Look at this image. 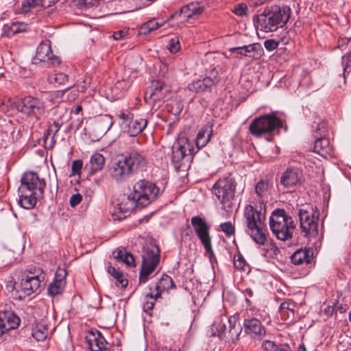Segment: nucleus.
<instances>
[{
    "label": "nucleus",
    "instance_id": "50",
    "mask_svg": "<svg viewBox=\"0 0 351 351\" xmlns=\"http://www.w3.org/2000/svg\"><path fill=\"white\" fill-rule=\"evenodd\" d=\"M180 43L178 38H171L167 45L168 49L171 53H176L180 49Z\"/></svg>",
    "mask_w": 351,
    "mask_h": 351
},
{
    "label": "nucleus",
    "instance_id": "21",
    "mask_svg": "<svg viewBox=\"0 0 351 351\" xmlns=\"http://www.w3.org/2000/svg\"><path fill=\"white\" fill-rule=\"evenodd\" d=\"M191 225L201 242L211 239L210 235V226L204 218L200 216L193 217L191 218Z\"/></svg>",
    "mask_w": 351,
    "mask_h": 351
},
{
    "label": "nucleus",
    "instance_id": "38",
    "mask_svg": "<svg viewBox=\"0 0 351 351\" xmlns=\"http://www.w3.org/2000/svg\"><path fill=\"white\" fill-rule=\"evenodd\" d=\"M158 298H156V293L154 295L152 293H147L145 295V301L143 304V310L147 313L151 314V311H152L156 300Z\"/></svg>",
    "mask_w": 351,
    "mask_h": 351
},
{
    "label": "nucleus",
    "instance_id": "24",
    "mask_svg": "<svg viewBox=\"0 0 351 351\" xmlns=\"http://www.w3.org/2000/svg\"><path fill=\"white\" fill-rule=\"evenodd\" d=\"M45 278V275L43 272L40 274L33 276H27L25 280H21V289L22 291L26 295H29L32 293L36 291L40 287L41 281Z\"/></svg>",
    "mask_w": 351,
    "mask_h": 351
},
{
    "label": "nucleus",
    "instance_id": "22",
    "mask_svg": "<svg viewBox=\"0 0 351 351\" xmlns=\"http://www.w3.org/2000/svg\"><path fill=\"white\" fill-rule=\"evenodd\" d=\"M66 271L64 270L58 269L53 278L47 288V293L51 297H55L61 294L66 285Z\"/></svg>",
    "mask_w": 351,
    "mask_h": 351
},
{
    "label": "nucleus",
    "instance_id": "60",
    "mask_svg": "<svg viewBox=\"0 0 351 351\" xmlns=\"http://www.w3.org/2000/svg\"><path fill=\"white\" fill-rule=\"evenodd\" d=\"M61 125L62 124L60 123H59L58 121H53V124H51L49 129H48V133L49 132H53V138L54 137V136L58 133V132L59 131L60 128H61Z\"/></svg>",
    "mask_w": 351,
    "mask_h": 351
},
{
    "label": "nucleus",
    "instance_id": "1",
    "mask_svg": "<svg viewBox=\"0 0 351 351\" xmlns=\"http://www.w3.org/2000/svg\"><path fill=\"white\" fill-rule=\"evenodd\" d=\"M160 189L155 184L141 180L133 186V192L117 204V209L120 213H130L135 208H145L158 197Z\"/></svg>",
    "mask_w": 351,
    "mask_h": 351
},
{
    "label": "nucleus",
    "instance_id": "53",
    "mask_svg": "<svg viewBox=\"0 0 351 351\" xmlns=\"http://www.w3.org/2000/svg\"><path fill=\"white\" fill-rule=\"evenodd\" d=\"M262 347L266 351H278V345L274 342L265 340L263 342Z\"/></svg>",
    "mask_w": 351,
    "mask_h": 351
},
{
    "label": "nucleus",
    "instance_id": "54",
    "mask_svg": "<svg viewBox=\"0 0 351 351\" xmlns=\"http://www.w3.org/2000/svg\"><path fill=\"white\" fill-rule=\"evenodd\" d=\"M203 246L204 247V249L206 250V252L209 254V258L211 260L213 257H214V252L213 251L212 248V243H211V239H209L206 241H204V242H201Z\"/></svg>",
    "mask_w": 351,
    "mask_h": 351
},
{
    "label": "nucleus",
    "instance_id": "12",
    "mask_svg": "<svg viewBox=\"0 0 351 351\" xmlns=\"http://www.w3.org/2000/svg\"><path fill=\"white\" fill-rule=\"evenodd\" d=\"M219 77L215 68L212 69L205 77L190 83L188 85L189 90L195 93L210 92L215 84L218 83Z\"/></svg>",
    "mask_w": 351,
    "mask_h": 351
},
{
    "label": "nucleus",
    "instance_id": "36",
    "mask_svg": "<svg viewBox=\"0 0 351 351\" xmlns=\"http://www.w3.org/2000/svg\"><path fill=\"white\" fill-rule=\"evenodd\" d=\"M162 24L156 22L154 20H150L143 23L139 29V34L142 35H147L152 31L156 30L161 27Z\"/></svg>",
    "mask_w": 351,
    "mask_h": 351
},
{
    "label": "nucleus",
    "instance_id": "42",
    "mask_svg": "<svg viewBox=\"0 0 351 351\" xmlns=\"http://www.w3.org/2000/svg\"><path fill=\"white\" fill-rule=\"evenodd\" d=\"M49 81L51 83L54 82L60 85L64 84L68 81V75L63 73H57L49 76Z\"/></svg>",
    "mask_w": 351,
    "mask_h": 351
},
{
    "label": "nucleus",
    "instance_id": "4",
    "mask_svg": "<svg viewBox=\"0 0 351 351\" xmlns=\"http://www.w3.org/2000/svg\"><path fill=\"white\" fill-rule=\"evenodd\" d=\"M287 130V126L284 125V121L277 117L276 112L254 118L249 125V132L254 137L260 138L263 134H268L267 138L270 141L273 139V132L280 128Z\"/></svg>",
    "mask_w": 351,
    "mask_h": 351
},
{
    "label": "nucleus",
    "instance_id": "14",
    "mask_svg": "<svg viewBox=\"0 0 351 351\" xmlns=\"http://www.w3.org/2000/svg\"><path fill=\"white\" fill-rule=\"evenodd\" d=\"M194 154V148L186 138L180 140L172 148L171 160L175 166L179 167L181 162L186 157Z\"/></svg>",
    "mask_w": 351,
    "mask_h": 351
},
{
    "label": "nucleus",
    "instance_id": "25",
    "mask_svg": "<svg viewBox=\"0 0 351 351\" xmlns=\"http://www.w3.org/2000/svg\"><path fill=\"white\" fill-rule=\"evenodd\" d=\"M313 258V252L311 249L297 250L291 256V263L295 265L309 264Z\"/></svg>",
    "mask_w": 351,
    "mask_h": 351
},
{
    "label": "nucleus",
    "instance_id": "19",
    "mask_svg": "<svg viewBox=\"0 0 351 351\" xmlns=\"http://www.w3.org/2000/svg\"><path fill=\"white\" fill-rule=\"evenodd\" d=\"M19 323L20 319L14 312H0V337L10 330L16 328Z\"/></svg>",
    "mask_w": 351,
    "mask_h": 351
},
{
    "label": "nucleus",
    "instance_id": "18",
    "mask_svg": "<svg viewBox=\"0 0 351 351\" xmlns=\"http://www.w3.org/2000/svg\"><path fill=\"white\" fill-rule=\"evenodd\" d=\"M274 18L268 10H265L261 14L256 15L253 18V22L256 29L265 32L276 31L278 26L274 21Z\"/></svg>",
    "mask_w": 351,
    "mask_h": 351
},
{
    "label": "nucleus",
    "instance_id": "35",
    "mask_svg": "<svg viewBox=\"0 0 351 351\" xmlns=\"http://www.w3.org/2000/svg\"><path fill=\"white\" fill-rule=\"evenodd\" d=\"M271 184L267 178L261 179L255 186V192L259 198L266 197Z\"/></svg>",
    "mask_w": 351,
    "mask_h": 351
},
{
    "label": "nucleus",
    "instance_id": "20",
    "mask_svg": "<svg viewBox=\"0 0 351 351\" xmlns=\"http://www.w3.org/2000/svg\"><path fill=\"white\" fill-rule=\"evenodd\" d=\"M86 339L91 351H103L108 349V343L99 330H91Z\"/></svg>",
    "mask_w": 351,
    "mask_h": 351
},
{
    "label": "nucleus",
    "instance_id": "61",
    "mask_svg": "<svg viewBox=\"0 0 351 351\" xmlns=\"http://www.w3.org/2000/svg\"><path fill=\"white\" fill-rule=\"evenodd\" d=\"M117 280V285H120L122 288H125L128 285V280L127 278H125L123 276V274L122 273L121 275L119 276V278H116Z\"/></svg>",
    "mask_w": 351,
    "mask_h": 351
},
{
    "label": "nucleus",
    "instance_id": "48",
    "mask_svg": "<svg viewBox=\"0 0 351 351\" xmlns=\"http://www.w3.org/2000/svg\"><path fill=\"white\" fill-rule=\"evenodd\" d=\"M247 7L245 3H239L234 5L232 12L239 16H244L247 15Z\"/></svg>",
    "mask_w": 351,
    "mask_h": 351
},
{
    "label": "nucleus",
    "instance_id": "6",
    "mask_svg": "<svg viewBox=\"0 0 351 351\" xmlns=\"http://www.w3.org/2000/svg\"><path fill=\"white\" fill-rule=\"evenodd\" d=\"M300 226L305 237H316L318 234L319 211L311 205L304 206L298 210Z\"/></svg>",
    "mask_w": 351,
    "mask_h": 351
},
{
    "label": "nucleus",
    "instance_id": "13",
    "mask_svg": "<svg viewBox=\"0 0 351 351\" xmlns=\"http://www.w3.org/2000/svg\"><path fill=\"white\" fill-rule=\"evenodd\" d=\"M243 325L245 334L253 339L261 341L266 335L265 326L256 317H252L249 315L245 317Z\"/></svg>",
    "mask_w": 351,
    "mask_h": 351
},
{
    "label": "nucleus",
    "instance_id": "17",
    "mask_svg": "<svg viewBox=\"0 0 351 351\" xmlns=\"http://www.w3.org/2000/svg\"><path fill=\"white\" fill-rule=\"evenodd\" d=\"M128 163L133 173L138 171L143 170L146 167L147 160L143 154L137 150L126 152L121 155Z\"/></svg>",
    "mask_w": 351,
    "mask_h": 351
},
{
    "label": "nucleus",
    "instance_id": "40",
    "mask_svg": "<svg viewBox=\"0 0 351 351\" xmlns=\"http://www.w3.org/2000/svg\"><path fill=\"white\" fill-rule=\"evenodd\" d=\"M183 16L185 19H188L192 18L193 16L192 14L191 10L189 7V5H186L184 6L181 7L178 11L176 12L173 14L171 15L170 19H172L176 17Z\"/></svg>",
    "mask_w": 351,
    "mask_h": 351
},
{
    "label": "nucleus",
    "instance_id": "58",
    "mask_svg": "<svg viewBox=\"0 0 351 351\" xmlns=\"http://www.w3.org/2000/svg\"><path fill=\"white\" fill-rule=\"evenodd\" d=\"M127 252H128L125 250V248H123V249L117 248L113 252V255H114V258H116L118 261L121 262L122 259H123V258H124V253H127Z\"/></svg>",
    "mask_w": 351,
    "mask_h": 351
},
{
    "label": "nucleus",
    "instance_id": "41",
    "mask_svg": "<svg viewBox=\"0 0 351 351\" xmlns=\"http://www.w3.org/2000/svg\"><path fill=\"white\" fill-rule=\"evenodd\" d=\"M295 307V303L293 300L288 299L280 304L279 311L281 315L284 314L285 311H289L293 315Z\"/></svg>",
    "mask_w": 351,
    "mask_h": 351
},
{
    "label": "nucleus",
    "instance_id": "55",
    "mask_svg": "<svg viewBox=\"0 0 351 351\" xmlns=\"http://www.w3.org/2000/svg\"><path fill=\"white\" fill-rule=\"evenodd\" d=\"M264 46L267 50L271 51L277 49L278 43L274 39H267L264 42Z\"/></svg>",
    "mask_w": 351,
    "mask_h": 351
},
{
    "label": "nucleus",
    "instance_id": "44",
    "mask_svg": "<svg viewBox=\"0 0 351 351\" xmlns=\"http://www.w3.org/2000/svg\"><path fill=\"white\" fill-rule=\"evenodd\" d=\"M342 64L343 66V77L351 71V52L346 53L342 57Z\"/></svg>",
    "mask_w": 351,
    "mask_h": 351
},
{
    "label": "nucleus",
    "instance_id": "39",
    "mask_svg": "<svg viewBox=\"0 0 351 351\" xmlns=\"http://www.w3.org/2000/svg\"><path fill=\"white\" fill-rule=\"evenodd\" d=\"M43 0H24L21 5V12L27 13L30 11L31 8L37 5L44 6Z\"/></svg>",
    "mask_w": 351,
    "mask_h": 351
},
{
    "label": "nucleus",
    "instance_id": "10",
    "mask_svg": "<svg viewBox=\"0 0 351 351\" xmlns=\"http://www.w3.org/2000/svg\"><path fill=\"white\" fill-rule=\"evenodd\" d=\"M170 91L169 86L159 80L152 81L147 88L144 99L147 103H153V105L160 106V103L165 99Z\"/></svg>",
    "mask_w": 351,
    "mask_h": 351
},
{
    "label": "nucleus",
    "instance_id": "15",
    "mask_svg": "<svg viewBox=\"0 0 351 351\" xmlns=\"http://www.w3.org/2000/svg\"><path fill=\"white\" fill-rule=\"evenodd\" d=\"M302 170L298 167H288L281 175L280 183L285 189H291L302 183Z\"/></svg>",
    "mask_w": 351,
    "mask_h": 351
},
{
    "label": "nucleus",
    "instance_id": "46",
    "mask_svg": "<svg viewBox=\"0 0 351 351\" xmlns=\"http://www.w3.org/2000/svg\"><path fill=\"white\" fill-rule=\"evenodd\" d=\"M214 329H216L217 330V334L215 332H213V335H217L219 338L222 339L223 337L226 338V325L225 324L220 322H215L212 326V330H214Z\"/></svg>",
    "mask_w": 351,
    "mask_h": 351
},
{
    "label": "nucleus",
    "instance_id": "57",
    "mask_svg": "<svg viewBox=\"0 0 351 351\" xmlns=\"http://www.w3.org/2000/svg\"><path fill=\"white\" fill-rule=\"evenodd\" d=\"M82 200V195H80V193H76V194L73 195L71 197L69 203H70V205L71 207H75L77 205H78L79 204H80Z\"/></svg>",
    "mask_w": 351,
    "mask_h": 351
},
{
    "label": "nucleus",
    "instance_id": "29",
    "mask_svg": "<svg viewBox=\"0 0 351 351\" xmlns=\"http://www.w3.org/2000/svg\"><path fill=\"white\" fill-rule=\"evenodd\" d=\"M228 323L229 330L226 338L228 341L234 343L239 340L243 328L236 317H230L228 319Z\"/></svg>",
    "mask_w": 351,
    "mask_h": 351
},
{
    "label": "nucleus",
    "instance_id": "16",
    "mask_svg": "<svg viewBox=\"0 0 351 351\" xmlns=\"http://www.w3.org/2000/svg\"><path fill=\"white\" fill-rule=\"evenodd\" d=\"M109 173L111 178L117 182L125 181L134 174L123 157L110 165Z\"/></svg>",
    "mask_w": 351,
    "mask_h": 351
},
{
    "label": "nucleus",
    "instance_id": "62",
    "mask_svg": "<svg viewBox=\"0 0 351 351\" xmlns=\"http://www.w3.org/2000/svg\"><path fill=\"white\" fill-rule=\"evenodd\" d=\"M108 273L112 276L114 278H119V276L122 274V271H121L119 269H117L114 267L109 266L108 267Z\"/></svg>",
    "mask_w": 351,
    "mask_h": 351
},
{
    "label": "nucleus",
    "instance_id": "56",
    "mask_svg": "<svg viewBox=\"0 0 351 351\" xmlns=\"http://www.w3.org/2000/svg\"><path fill=\"white\" fill-rule=\"evenodd\" d=\"M173 106L171 109H168L169 112H171L174 115H178L180 114L182 110V105L180 102L173 101Z\"/></svg>",
    "mask_w": 351,
    "mask_h": 351
},
{
    "label": "nucleus",
    "instance_id": "28",
    "mask_svg": "<svg viewBox=\"0 0 351 351\" xmlns=\"http://www.w3.org/2000/svg\"><path fill=\"white\" fill-rule=\"evenodd\" d=\"M332 150L328 138L326 136L315 138L313 152L324 158H326Z\"/></svg>",
    "mask_w": 351,
    "mask_h": 351
},
{
    "label": "nucleus",
    "instance_id": "47",
    "mask_svg": "<svg viewBox=\"0 0 351 351\" xmlns=\"http://www.w3.org/2000/svg\"><path fill=\"white\" fill-rule=\"evenodd\" d=\"M117 117L119 119L122 120L123 124H126L128 125V123L131 122V121L134 119V114L129 110H122L118 114Z\"/></svg>",
    "mask_w": 351,
    "mask_h": 351
},
{
    "label": "nucleus",
    "instance_id": "34",
    "mask_svg": "<svg viewBox=\"0 0 351 351\" xmlns=\"http://www.w3.org/2000/svg\"><path fill=\"white\" fill-rule=\"evenodd\" d=\"M91 172H96L103 169L105 164V158L99 153L94 154L90 159Z\"/></svg>",
    "mask_w": 351,
    "mask_h": 351
},
{
    "label": "nucleus",
    "instance_id": "32",
    "mask_svg": "<svg viewBox=\"0 0 351 351\" xmlns=\"http://www.w3.org/2000/svg\"><path fill=\"white\" fill-rule=\"evenodd\" d=\"M147 125V121L145 119H139L132 120L128 125V133L130 136H136L143 131Z\"/></svg>",
    "mask_w": 351,
    "mask_h": 351
},
{
    "label": "nucleus",
    "instance_id": "26",
    "mask_svg": "<svg viewBox=\"0 0 351 351\" xmlns=\"http://www.w3.org/2000/svg\"><path fill=\"white\" fill-rule=\"evenodd\" d=\"M262 51L261 46L258 43H254L242 47H232L230 49L232 53H236L250 58H256L260 55L259 51Z\"/></svg>",
    "mask_w": 351,
    "mask_h": 351
},
{
    "label": "nucleus",
    "instance_id": "59",
    "mask_svg": "<svg viewBox=\"0 0 351 351\" xmlns=\"http://www.w3.org/2000/svg\"><path fill=\"white\" fill-rule=\"evenodd\" d=\"M99 0H77V4L80 6L90 8L98 3Z\"/></svg>",
    "mask_w": 351,
    "mask_h": 351
},
{
    "label": "nucleus",
    "instance_id": "45",
    "mask_svg": "<svg viewBox=\"0 0 351 351\" xmlns=\"http://www.w3.org/2000/svg\"><path fill=\"white\" fill-rule=\"evenodd\" d=\"M220 228L221 231H223L225 233V234L228 237L234 235L235 233L234 226L230 221H227L221 223Z\"/></svg>",
    "mask_w": 351,
    "mask_h": 351
},
{
    "label": "nucleus",
    "instance_id": "11",
    "mask_svg": "<svg viewBox=\"0 0 351 351\" xmlns=\"http://www.w3.org/2000/svg\"><path fill=\"white\" fill-rule=\"evenodd\" d=\"M32 62L36 64L43 62L52 66L60 64V59L53 54L49 40H45L40 43L37 47L36 55L33 58Z\"/></svg>",
    "mask_w": 351,
    "mask_h": 351
},
{
    "label": "nucleus",
    "instance_id": "43",
    "mask_svg": "<svg viewBox=\"0 0 351 351\" xmlns=\"http://www.w3.org/2000/svg\"><path fill=\"white\" fill-rule=\"evenodd\" d=\"M98 122L104 130L108 131L113 125L112 117L109 114H106L100 117Z\"/></svg>",
    "mask_w": 351,
    "mask_h": 351
},
{
    "label": "nucleus",
    "instance_id": "8",
    "mask_svg": "<svg viewBox=\"0 0 351 351\" xmlns=\"http://www.w3.org/2000/svg\"><path fill=\"white\" fill-rule=\"evenodd\" d=\"M237 183L234 178L225 177L219 179L213 185V193L220 201L224 207H230L231 202L234 199Z\"/></svg>",
    "mask_w": 351,
    "mask_h": 351
},
{
    "label": "nucleus",
    "instance_id": "7",
    "mask_svg": "<svg viewBox=\"0 0 351 351\" xmlns=\"http://www.w3.org/2000/svg\"><path fill=\"white\" fill-rule=\"evenodd\" d=\"M160 250L154 245L144 249L139 274V282L145 283L149 276L154 271L160 262Z\"/></svg>",
    "mask_w": 351,
    "mask_h": 351
},
{
    "label": "nucleus",
    "instance_id": "27",
    "mask_svg": "<svg viewBox=\"0 0 351 351\" xmlns=\"http://www.w3.org/2000/svg\"><path fill=\"white\" fill-rule=\"evenodd\" d=\"M213 124L208 122L197 133L195 144L198 149L205 147L209 142L213 135Z\"/></svg>",
    "mask_w": 351,
    "mask_h": 351
},
{
    "label": "nucleus",
    "instance_id": "23",
    "mask_svg": "<svg viewBox=\"0 0 351 351\" xmlns=\"http://www.w3.org/2000/svg\"><path fill=\"white\" fill-rule=\"evenodd\" d=\"M278 27H284L288 22L291 16V9L289 6L274 5L269 10Z\"/></svg>",
    "mask_w": 351,
    "mask_h": 351
},
{
    "label": "nucleus",
    "instance_id": "49",
    "mask_svg": "<svg viewBox=\"0 0 351 351\" xmlns=\"http://www.w3.org/2000/svg\"><path fill=\"white\" fill-rule=\"evenodd\" d=\"M121 262L132 267H134L136 265L134 256L129 252L124 253V258Z\"/></svg>",
    "mask_w": 351,
    "mask_h": 351
},
{
    "label": "nucleus",
    "instance_id": "51",
    "mask_svg": "<svg viewBox=\"0 0 351 351\" xmlns=\"http://www.w3.org/2000/svg\"><path fill=\"white\" fill-rule=\"evenodd\" d=\"M83 166V162L82 160H75L72 162V174L73 175H79L81 172V169Z\"/></svg>",
    "mask_w": 351,
    "mask_h": 351
},
{
    "label": "nucleus",
    "instance_id": "37",
    "mask_svg": "<svg viewBox=\"0 0 351 351\" xmlns=\"http://www.w3.org/2000/svg\"><path fill=\"white\" fill-rule=\"evenodd\" d=\"M234 266L236 269L242 270L245 271L249 269V265L246 263L245 258L243 255L239 252L237 254L234 256Z\"/></svg>",
    "mask_w": 351,
    "mask_h": 351
},
{
    "label": "nucleus",
    "instance_id": "5",
    "mask_svg": "<svg viewBox=\"0 0 351 351\" xmlns=\"http://www.w3.org/2000/svg\"><path fill=\"white\" fill-rule=\"evenodd\" d=\"M269 226L276 238L281 241L291 239L295 228L292 217L282 208H276L272 212L269 217Z\"/></svg>",
    "mask_w": 351,
    "mask_h": 351
},
{
    "label": "nucleus",
    "instance_id": "33",
    "mask_svg": "<svg viewBox=\"0 0 351 351\" xmlns=\"http://www.w3.org/2000/svg\"><path fill=\"white\" fill-rule=\"evenodd\" d=\"M32 337L38 341L46 339L48 336V328L47 325L38 323L32 328Z\"/></svg>",
    "mask_w": 351,
    "mask_h": 351
},
{
    "label": "nucleus",
    "instance_id": "2",
    "mask_svg": "<svg viewBox=\"0 0 351 351\" xmlns=\"http://www.w3.org/2000/svg\"><path fill=\"white\" fill-rule=\"evenodd\" d=\"M46 183L38 173L30 171L25 173L19 187V204L25 209H31L36 204L38 199L42 198Z\"/></svg>",
    "mask_w": 351,
    "mask_h": 351
},
{
    "label": "nucleus",
    "instance_id": "52",
    "mask_svg": "<svg viewBox=\"0 0 351 351\" xmlns=\"http://www.w3.org/2000/svg\"><path fill=\"white\" fill-rule=\"evenodd\" d=\"M188 5L191 10L193 16L199 15L204 11V7L200 6L199 3L192 2L189 3Z\"/></svg>",
    "mask_w": 351,
    "mask_h": 351
},
{
    "label": "nucleus",
    "instance_id": "63",
    "mask_svg": "<svg viewBox=\"0 0 351 351\" xmlns=\"http://www.w3.org/2000/svg\"><path fill=\"white\" fill-rule=\"evenodd\" d=\"M127 34H128V31L124 30V29L114 32L113 34V38L114 40H120L122 38H124L125 36H126Z\"/></svg>",
    "mask_w": 351,
    "mask_h": 351
},
{
    "label": "nucleus",
    "instance_id": "3",
    "mask_svg": "<svg viewBox=\"0 0 351 351\" xmlns=\"http://www.w3.org/2000/svg\"><path fill=\"white\" fill-rule=\"evenodd\" d=\"M266 208L263 202L260 201L259 205L254 207L248 204L244 208V217L246 219L247 232L252 239L259 245H264L266 240L265 229Z\"/></svg>",
    "mask_w": 351,
    "mask_h": 351
},
{
    "label": "nucleus",
    "instance_id": "64",
    "mask_svg": "<svg viewBox=\"0 0 351 351\" xmlns=\"http://www.w3.org/2000/svg\"><path fill=\"white\" fill-rule=\"evenodd\" d=\"M278 351H291V349L288 343L278 345Z\"/></svg>",
    "mask_w": 351,
    "mask_h": 351
},
{
    "label": "nucleus",
    "instance_id": "9",
    "mask_svg": "<svg viewBox=\"0 0 351 351\" xmlns=\"http://www.w3.org/2000/svg\"><path fill=\"white\" fill-rule=\"evenodd\" d=\"M17 109L28 117L39 120L45 113L46 108L44 101L39 98L27 96L18 101Z\"/></svg>",
    "mask_w": 351,
    "mask_h": 351
},
{
    "label": "nucleus",
    "instance_id": "30",
    "mask_svg": "<svg viewBox=\"0 0 351 351\" xmlns=\"http://www.w3.org/2000/svg\"><path fill=\"white\" fill-rule=\"evenodd\" d=\"M312 128L315 138L327 136L328 134V122L320 117H315L312 124Z\"/></svg>",
    "mask_w": 351,
    "mask_h": 351
},
{
    "label": "nucleus",
    "instance_id": "31",
    "mask_svg": "<svg viewBox=\"0 0 351 351\" xmlns=\"http://www.w3.org/2000/svg\"><path fill=\"white\" fill-rule=\"evenodd\" d=\"M172 288H176V285L172 278L167 274H162L155 287V290L156 291V298H160L161 293L163 291H168Z\"/></svg>",
    "mask_w": 351,
    "mask_h": 351
}]
</instances>
